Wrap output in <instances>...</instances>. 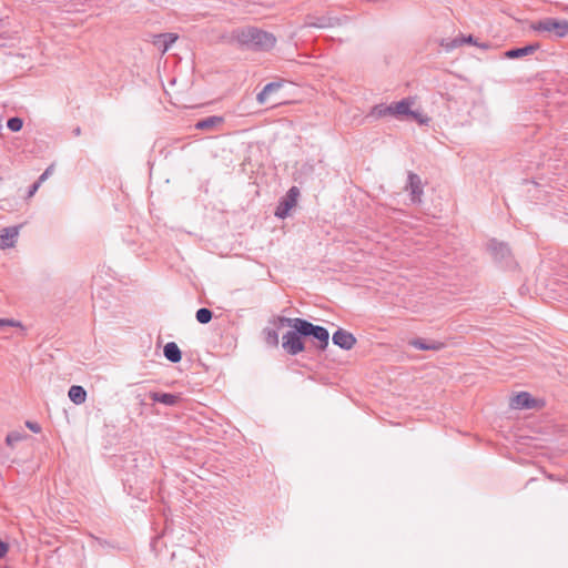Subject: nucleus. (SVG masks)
I'll use <instances>...</instances> for the list:
<instances>
[{
	"label": "nucleus",
	"mask_w": 568,
	"mask_h": 568,
	"mask_svg": "<svg viewBox=\"0 0 568 568\" xmlns=\"http://www.w3.org/2000/svg\"><path fill=\"white\" fill-rule=\"evenodd\" d=\"M291 331L282 337V347L286 354L296 356L305 351L304 338L311 337L320 351H325L329 343L327 328L315 325L307 320L294 317L290 322Z\"/></svg>",
	"instance_id": "1"
},
{
	"label": "nucleus",
	"mask_w": 568,
	"mask_h": 568,
	"mask_svg": "<svg viewBox=\"0 0 568 568\" xmlns=\"http://www.w3.org/2000/svg\"><path fill=\"white\" fill-rule=\"evenodd\" d=\"M233 38L241 47L254 51H268L273 49L276 43V38L272 33L255 27L235 30Z\"/></svg>",
	"instance_id": "2"
},
{
	"label": "nucleus",
	"mask_w": 568,
	"mask_h": 568,
	"mask_svg": "<svg viewBox=\"0 0 568 568\" xmlns=\"http://www.w3.org/2000/svg\"><path fill=\"white\" fill-rule=\"evenodd\" d=\"M291 321H293V318L280 315L271 317L268 320V326L262 331L265 343L271 347H277L280 343L278 331L284 326H290Z\"/></svg>",
	"instance_id": "3"
},
{
	"label": "nucleus",
	"mask_w": 568,
	"mask_h": 568,
	"mask_svg": "<svg viewBox=\"0 0 568 568\" xmlns=\"http://www.w3.org/2000/svg\"><path fill=\"white\" fill-rule=\"evenodd\" d=\"M488 250L494 261L499 263L501 266L511 267L515 265L511 250L507 243L498 242L493 239L488 242Z\"/></svg>",
	"instance_id": "4"
},
{
	"label": "nucleus",
	"mask_w": 568,
	"mask_h": 568,
	"mask_svg": "<svg viewBox=\"0 0 568 568\" xmlns=\"http://www.w3.org/2000/svg\"><path fill=\"white\" fill-rule=\"evenodd\" d=\"M534 29L540 32H552L557 38H564L568 34V20L545 18L538 21Z\"/></svg>",
	"instance_id": "5"
},
{
	"label": "nucleus",
	"mask_w": 568,
	"mask_h": 568,
	"mask_svg": "<svg viewBox=\"0 0 568 568\" xmlns=\"http://www.w3.org/2000/svg\"><path fill=\"white\" fill-rule=\"evenodd\" d=\"M300 190L297 186H292L284 197H282L275 209V216L278 219H285L288 216L290 211L296 205Z\"/></svg>",
	"instance_id": "6"
},
{
	"label": "nucleus",
	"mask_w": 568,
	"mask_h": 568,
	"mask_svg": "<svg viewBox=\"0 0 568 568\" xmlns=\"http://www.w3.org/2000/svg\"><path fill=\"white\" fill-rule=\"evenodd\" d=\"M405 190L409 192L410 201L414 204L422 202L423 183L418 174L409 171L407 174V184Z\"/></svg>",
	"instance_id": "7"
},
{
	"label": "nucleus",
	"mask_w": 568,
	"mask_h": 568,
	"mask_svg": "<svg viewBox=\"0 0 568 568\" xmlns=\"http://www.w3.org/2000/svg\"><path fill=\"white\" fill-rule=\"evenodd\" d=\"M332 339L334 345L345 351L352 349L356 344V337L343 328H338L334 332Z\"/></svg>",
	"instance_id": "8"
},
{
	"label": "nucleus",
	"mask_w": 568,
	"mask_h": 568,
	"mask_svg": "<svg viewBox=\"0 0 568 568\" xmlns=\"http://www.w3.org/2000/svg\"><path fill=\"white\" fill-rule=\"evenodd\" d=\"M338 22V19L322 16V17H315V16H306L304 26L305 27H313V28H332Z\"/></svg>",
	"instance_id": "9"
},
{
	"label": "nucleus",
	"mask_w": 568,
	"mask_h": 568,
	"mask_svg": "<svg viewBox=\"0 0 568 568\" xmlns=\"http://www.w3.org/2000/svg\"><path fill=\"white\" fill-rule=\"evenodd\" d=\"M21 226H9L0 230V247L9 248L14 246Z\"/></svg>",
	"instance_id": "10"
},
{
	"label": "nucleus",
	"mask_w": 568,
	"mask_h": 568,
	"mask_svg": "<svg viewBox=\"0 0 568 568\" xmlns=\"http://www.w3.org/2000/svg\"><path fill=\"white\" fill-rule=\"evenodd\" d=\"M408 344L422 351H440L445 347V344L443 342L435 339H424L420 337L410 339Z\"/></svg>",
	"instance_id": "11"
},
{
	"label": "nucleus",
	"mask_w": 568,
	"mask_h": 568,
	"mask_svg": "<svg viewBox=\"0 0 568 568\" xmlns=\"http://www.w3.org/2000/svg\"><path fill=\"white\" fill-rule=\"evenodd\" d=\"M176 40L178 36L175 33H161L154 36L153 44L156 45L162 53H165Z\"/></svg>",
	"instance_id": "12"
},
{
	"label": "nucleus",
	"mask_w": 568,
	"mask_h": 568,
	"mask_svg": "<svg viewBox=\"0 0 568 568\" xmlns=\"http://www.w3.org/2000/svg\"><path fill=\"white\" fill-rule=\"evenodd\" d=\"M149 396L153 402L164 404L165 406H175L180 402V396L171 393L150 392Z\"/></svg>",
	"instance_id": "13"
},
{
	"label": "nucleus",
	"mask_w": 568,
	"mask_h": 568,
	"mask_svg": "<svg viewBox=\"0 0 568 568\" xmlns=\"http://www.w3.org/2000/svg\"><path fill=\"white\" fill-rule=\"evenodd\" d=\"M510 405L516 409L532 408L535 405V399L529 393L521 392L513 397Z\"/></svg>",
	"instance_id": "14"
},
{
	"label": "nucleus",
	"mask_w": 568,
	"mask_h": 568,
	"mask_svg": "<svg viewBox=\"0 0 568 568\" xmlns=\"http://www.w3.org/2000/svg\"><path fill=\"white\" fill-rule=\"evenodd\" d=\"M539 43H531L521 48H514L505 52V57L508 59H518L532 54L539 49Z\"/></svg>",
	"instance_id": "15"
},
{
	"label": "nucleus",
	"mask_w": 568,
	"mask_h": 568,
	"mask_svg": "<svg viewBox=\"0 0 568 568\" xmlns=\"http://www.w3.org/2000/svg\"><path fill=\"white\" fill-rule=\"evenodd\" d=\"M410 105L412 102L408 99H403L398 102L389 104L390 112L389 115L400 118V116H407L408 113H410Z\"/></svg>",
	"instance_id": "16"
},
{
	"label": "nucleus",
	"mask_w": 568,
	"mask_h": 568,
	"mask_svg": "<svg viewBox=\"0 0 568 568\" xmlns=\"http://www.w3.org/2000/svg\"><path fill=\"white\" fill-rule=\"evenodd\" d=\"M163 354L171 363H179L182 359V352L174 342H169L164 345Z\"/></svg>",
	"instance_id": "17"
},
{
	"label": "nucleus",
	"mask_w": 568,
	"mask_h": 568,
	"mask_svg": "<svg viewBox=\"0 0 568 568\" xmlns=\"http://www.w3.org/2000/svg\"><path fill=\"white\" fill-rule=\"evenodd\" d=\"M223 121H224V119L222 116L211 115V116L204 118L202 120H199L194 126L196 130L210 131L213 128H215L216 125L222 124Z\"/></svg>",
	"instance_id": "18"
},
{
	"label": "nucleus",
	"mask_w": 568,
	"mask_h": 568,
	"mask_svg": "<svg viewBox=\"0 0 568 568\" xmlns=\"http://www.w3.org/2000/svg\"><path fill=\"white\" fill-rule=\"evenodd\" d=\"M68 395L71 402H73L75 405H81L87 399V392L80 385H72L68 392Z\"/></svg>",
	"instance_id": "19"
},
{
	"label": "nucleus",
	"mask_w": 568,
	"mask_h": 568,
	"mask_svg": "<svg viewBox=\"0 0 568 568\" xmlns=\"http://www.w3.org/2000/svg\"><path fill=\"white\" fill-rule=\"evenodd\" d=\"M282 82H270L257 94L256 100L260 104H264L270 94L277 92L282 88Z\"/></svg>",
	"instance_id": "20"
},
{
	"label": "nucleus",
	"mask_w": 568,
	"mask_h": 568,
	"mask_svg": "<svg viewBox=\"0 0 568 568\" xmlns=\"http://www.w3.org/2000/svg\"><path fill=\"white\" fill-rule=\"evenodd\" d=\"M29 436L24 430H12L6 437V443L8 446L13 447L17 443L28 438Z\"/></svg>",
	"instance_id": "21"
},
{
	"label": "nucleus",
	"mask_w": 568,
	"mask_h": 568,
	"mask_svg": "<svg viewBox=\"0 0 568 568\" xmlns=\"http://www.w3.org/2000/svg\"><path fill=\"white\" fill-rule=\"evenodd\" d=\"M390 108L387 104L381 103L375 106H373L372 111L369 112V116H373L375 119H381L386 115H389Z\"/></svg>",
	"instance_id": "22"
},
{
	"label": "nucleus",
	"mask_w": 568,
	"mask_h": 568,
	"mask_svg": "<svg viewBox=\"0 0 568 568\" xmlns=\"http://www.w3.org/2000/svg\"><path fill=\"white\" fill-rule=\"evenodd\" d=\"M196 321L201 324H207L213 317V312L210 308L202 307L196 311Z\"/></svg>",
	"instance_id": "23"
},
{
	"label": "nucleus",
	"mask_w": 568,
	"mask_h": 568,
	"mask_svg": "<svg viewBox=\"0 0 568 568\" xmlns=\"http://www.w3.org/2000/svg\"><path fill=\"white\" fill-rule=\"evenodd\" d=\"M457 39H458L459 47L463 45L464 43L474 44L481 49H488L490 47V44L487 42L478 43L477 39L474 38L471 34L457 37Z\"/></svg>",
	"instance_id": "24"
},
{
	"label": "nucleus",
	"mask_w": 568,
	"mask_h": 568,
	"mask_svg": "<svg viewBox=\"0 0 568 568\" xmlns=\"http://www.w3.org/2000/svg\"><path fill=\"white\" fill-rule=\"evenodd\" d=\"M439 45L445 49V51L450 52L454 49L459 47L458 39L454 38L452 40L440 39L438 41Z\"/></svg>",
	"instance_id": "25"
},
{
	"label": "nucleus",
	"mask_w": 568,
	"mask_h": 568,
	"mask_svg": "<svg viewBox=\"0 0 568 568\" xmlns=\"http://www.w3.org/2000/svg\"><path fill=\"white\" fill-rule=\"evenodd\" d=\"M439 45L445 49V51L450 52L454 49L459 47L458 39L454 38L452 40L440 39L438 41Z\"/></svg>",
	"instance_id": "26"
},
{
	"label": "nucleus",
	"mask_w": 568,
	"mask_h": 568,
	"mask_svg": "<svg viewBox=\"0 0 568 568\" xmlns=\"http://www.w3.org/2000/svg\"><path fill=\"white\" fill-rule=\"evenodd\" d=\"M22 125H23V121L18 116L10 118L7 122L8 129L11 130L12 132L20 131L22 129Z\"/></svg>",
	"instance_id": "27"
},
{
	"label": "nucleus",
	"mask_w": 568,
	"mask_h": 568,
	"mask_svg": "<svg viewBox=\"0 0 568 568\" xmlns=\"http://www.w3.org/2000/svg\"><path fill=\"white\" fill-rule=\"evenodd\" d=\"M407 116L412 118L419 124H425L429 121V119L426 115H423L422 113H419L417 111H413L412 109H410V113H408Z\"/></svg>",
	"instance_id": "28"
},
{
	"label": "nucleus",
	"mask_w": 568,
	"mask_h": 568,
	"mask_svg": "<svg viewBox=\"0 0 568 568\" xmlns=\"http://www.w3.org/2000/svg\"><path fill=\"white\" fill-rule=\"evenodd\" d=\"M6 326H11V327H22L21 323L18 322V321H14V320H10V318H0V331L6 327Z\"/></svg>",
	"instance_id": "29"
},
{
	"label": "nucleus",
	"mask_w": 568,
	"mask_h": 568,
	"mask_svg": "<svg viewBox=\"0 0 568 568\" xmlns=\"http://www.w3.org/2000/svg\"><path fill=\"white\" fill-rule=\"evenodd\" d=\"M54 163H52L39 178H38V187L42 182H44L50 175L54 172Z\"/></svg>",
	"instance_id": "30"
},
{
	"label": "nucleus",
	"mask_w": 568,
	"mask_h": 568,
	"mask_svg": "<svg viewBox=\"0 0 568 568\" xmlns=\"http://www.w3.org/2000/svg\"><path fill=\"white\" fill-rule=\"evenodd\" d=\"M9 551V544L0 540V559H2Z\"/></svg>",
	"instance_id": "31"
},
{
	"label": "nucleus",
	"mask_w": 568,
	"mask_h": 568,
	"mask_svg": "<svg viewBox=\"0 0 568 568\" xmlns=\"http://www.w3.org/2000/svg\"><path fill=\"white\" fill-rule=\"evenodd\" d=\"M37 192V189H36V182H33L32 184L29 185V190H28V196H33Z\"/></svg>",
	"instance_id": "32"
},
{
	"label": "nucleus",
	"mask_w": 568,
	"mask_h": 568,
	"mask_svg": "<svg viewBox=\"0 0 568 568\" xmlns=\"http://www.w3.org/2000/svg\"><path fill=\"white\" fill-rule=\"evenodd\" d=\"M26 426L33 433H36V422L33 420H27Z\"/></svg>",
	"instance_id": "33"
},
{
	"label": "nucleus",
	"mask_w": 568,
	"mask_h": 568,
	"mask_svg": "<svg viewBox=\"0 0 568 568\" xmlns=\"http://www.w3.org/2000/svg\"><path fill=\"white\" fill-rule=\"evenodd\" d=\"M73 134H74L75 136H79V135L81 134V129H80V126H77V128L73 130Z\"/></svg>",
	"instance_id": "34"
}]
</instances>
